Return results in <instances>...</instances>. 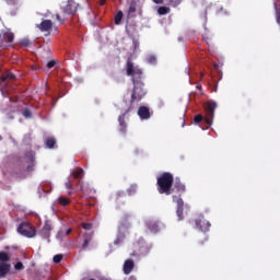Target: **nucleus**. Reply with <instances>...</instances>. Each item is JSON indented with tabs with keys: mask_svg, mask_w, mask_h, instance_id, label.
<instances>
[{
	"mask_svg": "<svg viewBox=\"0 0 280 280\" xmlns=\"http://www.w3.org/2000/svg\"><path fill=\"white\" fill-rule=\"evenodd\" d=\"M154 3H163V0H153Z\"/></svg>",
	"mask_w": 280,
	"mask_h": 280,
	"instance_id": "obj_42",
	"label": "nucleus"
},
{
	"mask_svg": "<svg viewBox=\"0 0 280 280\" xmlns=\"http://www.w3.org/2000/svg\"><path fill=\"white\" fill-rule=\"evenodd\" d=\"M276 19H277V23L280 25V12L279 11H277Z\"/></svg>",
	"mask_w": 280,
	"mask_h": 280,
	"instance_id": "obj_38",
	"label": "nucleus"
},
{
	"mask_svg": "<svg viewBox=\"0 0 280 280\" xmlns=\"http://www.w3.org/2000/svg\"><path fill=\"white\" fill-rule=\"evenodd\" d=\"M77 12L78 3L75 2V0H68L67 4L63 7V13L74 15Z\"/></svg>",
	"mask_w": 280,
	"mask_h": 280,
	"instance_id": "obj_9",
	"label": "nucleus"
},
{
	"mask_svg": "<svg viewBox=\"0 0 280 280\" xmlns=\"http://www.w3.org/2000/svg\"><path fill=\"white\" fill-rule=\"evenodd\" d=\"M135 194H137V185H131V186L128 188V195H129V196H135Z\"/></svg>",
	"mask_w": 280,
	"mask_h": 280,
	"instance_id": "obj_26",
	"label": "nucleus"
},
{
	"mask_svg": "<svg viewBox=\"0 0 280 280\" xmlns=\"http://www.w3.org/2000/svg\"><path fill=\"white\" fill-rule=\"evenodd\" d=\"M197 89H199V90L202 89V85H197Z\"/></svg>",
	"mask_w": 280,
	"mask_h": 280,
	"instance_id": "obj_45",
	"label": "nucleus"
},
{
	"mask_svg": "<svg viewBox=\"0 0 280 280\" xmlns=\"http://www.w3.org/2000/svg\"><path fill=\"white\" fill-rule=\"evenodd\" d=\"M128 220H130V214L125 213V214L122 215V222H128Z\"/></svg>",
	"mask_w": 280,
	"mask_h": 280,
	"instance_id": "obj_35",
	"label": "nucleus"
},
{
	"mask_svg": "<svg viewBox=\"0 0 280 280\" xmlns=\"http://www.w3.org/2000/svg\"><path fill=\"white\" fill-rule=\"evenodd\" d=\"M209 238L207 236H205V238L202 241H199V246H205V242H208Z\"/></svg>",
	"mask_w": 280,
	"mask_h": 280,
	"instance_id": "obj_37",
	"label": "nucleus"
},
{
	"mask_svg": "<svg viewBox=\"0 0 280 280\" xmlns=\"http://www.w3.org/2000/svg\"><path fill=\"white\" fill-rule=\"evenodd\" d=\"M14 43V33L7 31L0 33V48L8 49V47H13Z\"/></svg>",
	"mask_w": 280,
	"mask_h": 280,
	"instance_id": "obj_4",
	"label": "nucleus"
},
{
	"mask_svg": "<svg viewBox=\"0 0 280 280\" xmlns=\"http://www.w3.org/2000/svg\"><path fill=\"white\" fill-rule=\"evenodd\" d=\"M40 32H49L54 27V22L51 20H43L40 24L37 25Z\"/></svg>",
	"mask_w": 280,
	"mask_h": 280,
	"instance_id": "obj_13",
	"label": "nucleus"
},
{
	"mask_svg": "<svg viewBox=\"0 0 280 280\" xmlns=\"http://www.w3.org/2000/svg\"><path fill=\"white\" fill-rule=\"evenodd\" d=\"M52 229H54V226L51 225V221L46 220L44 223V226L40 230V235H42L43 240H48V242H49V237H51Z\"/></svg>",
	"mask_w": 280,
	"mask_h": 280,
	"instance_id": "obj_8",
	"label": "nucleus"
},
{
	"mask_svg": "<svg viewBox=\"0 0 280 280\" xmlns=\"http://www.w3.org/2000/svg\"><path fill=\"white\" fill-rule=\"evenodd\" d=\"M2 95L3 97H8V94L4 91H2Z\"/></svg>",
	"mask_w": 280,
	"mask_h": 280,
	"instance_id": "obj_43",
	"label": "nucleus"
},
{
	"mask_svg": "<svg viewBox=\"0 0 280 280\" xmlns=\"http://www.w3.org/2000/svg\"><path fill=\"white\" fill-rule=\"evenodd\" d=\"M154 60H156V59H155L154 57H152V58H151V61H154Z\"/></svg>",
	"mask_w": 280,
	"mask_h": 280,
	"instance_id": "obj_47",
	"label": "nucleus"
},
{
	"mask_svg": "<svg viewBox=\"0 0 280 280\" xmlns=\"http://www.w3.org/2000/svg\"><path fill=\"white\" fill-rule=\"evenodd\" d=\"M8 80H16V75L12 72H7L5 74H2L1 81L2 82H8Z\"/></svg>",
	"mask_w": 280,
	"mask_h": 280,
	"instance_id": "obj_20",
	"label": "nucleus"
},
{
	"mask_svg": "<svg viewBox=\"0 0 280 280\" xmlns=\"http://www.w3.org/2000/svg\"><path fill=\"white\" fill-rule=\"evenodd\" d=\"M124 280H137V278H135V276H129V277L125 278Z\"/></svg>",
	"mask_w": 280,
	"mask_h": 280,
	"instance_id": "obj_39",
	"label": "nucleus"
},
{
	"mask_svg": "<svg viewBox=\"0 0 280 280\" xmlns=\"http://www.w3.org/2000/svg\"><path fill=\"white\" fill-rule=\"evenodd\" d=\"M138 116L140 117V119H150V108H148L147 106H140L138 109Z\"/></svg>",
	"mask_w": 280,
	"mask_h": 280,
	"instance_id": "obj_15",
	"label": "nucleus"
},
{
	"mask_svg": "<svg viewBox=\"0 0 280 280\" xmlns=\"http://www.w3.org/2000/svg\"><path fill=\"white\" fill-rule=\"evenodd\" d=\"M63 237H67L66 232L59 231V232L57 233V240H62Z\"/></svg>",
	"mask_w": 280,
	"mask_h": 280,
	"instance_id": "obj_32",
	"label": "nucleus"
},
{
	"mask_svg": "<svg viewBox=\"0 0 280 280\" xmlns=\"http://www.w3.org/2000/svg\"><path fill=\"white\" fill-rule=\"evenodd\" d=\"M81 191H83V192H84V187H82V186H81Z\"/></svg>",
	"mask_w": 280,
	"mask_h": 280,
	"instance_id": "obj_48",
	"label": "nucleus"
},
{
	"mask_svg": "<svg viewBox=\"0 0 280 280\" xmlns=\"http://www.w3.org/2000/svg\"><path fill=\"white\" fill-rule=\"evenodd\" d=\"M45 145L48 148V150H54L56 148V138L48 137L45 139Z\"/></svg>",
	"mask_w": 280,
	"mask_h": 280,
	"instance_id": "obj_18",
	"label": "nucleus"
},
{
	"mask_svg": "<svg viewBox=\"0 0 280 280\" xmlns=\"http://www.w3.org/2000/svg\"><path fill=\"white\" fill-rule=\"evenodd\" d=\"M100 4L101 5H106V0H101Z\"/></svg>",
	"mask_w": 280,
	"mask_h": 280,
	"instance_id": "obj_41",
	"label": "nucleus"
},
{
	"mask_svg": "<svg viewBox=\"0 0 280 280\" xmlns=\"http://www.w3.org/2000/svg\"><path fill=\"white\" fill-rule=\"evenodd\" d=\"M145 225L151 233H159V222L150 220L147 221Z\"/></svg>",
	"mask_w": 280,
	"mask_h": 280,
	"instance_id": "obj_16",
	"label": "nucleus"
},
{
	"mask_svg": "<svg viewBox=\"0 0 280 280\" xmlns=\"http://www.w3.org/2000/svg\"><path fill=\"white\" fill-rule=\"evenodd\" d=\"M58 202L59 205H62V207H67V205H71V199L67 197H59Z\"/></svg>",
	"mask_w": 280,
	"mask_h": 280,
	"instance_id": "obj_22",
	"label": "nucleus"
},
{
	"mask_svg": "<svg viewBox=\"0 0 280 280\" xmlns=\"http://www.w3.org/2000/svg\"><path fill=\"white\" fill-rule=\"evenodd\" d=\"M122 20H124V11H118L114 18L115 25H121Z\"/></svg>",
	"mask_w": 280,
	"mask_h": 280,
	"instance_id": "obj_19",
	"label": "nucleus"
},
{
	"mask_svg": "<svg viewBox=\"0 0 280 280\" xmlns=\"http://www.w3.org/2000/svg\"><path fill=\"white\" fill-rule=\"evenodd\" d=\"M56 19H57V21L62 25V23H65V19H62L61 16H60V14H56Z\"/></svg>",
	"mask_w": 280,
	"mask_h": 280,
	"instance_id": "obj_34",
	"label": "nucleus"
},
{
	"mask_svg": "<svg viewBox=\"0 0 280 280\" xmlns=\"http://www.w3.org/2000/svg\"><path fill=\"white\" fill-rule=\"evenodd\" d=\"M72 176L74 180H82V178H84V170L82 167L77 168L72 172Z\"/></svg>",
	"mask_w": 280,
	"mask_h": 280,
	"instance_id": "obj_17",
	"label": "nucleus"
},
{
	"mask_svg": "<svg viewBox=\"0 0 280 280\" xmlns=\"http://www.w3.org/2000/svg\"><path fill=\"white\" fill-rule=\"evenodd\" d=\"M24 268H25V266H23V262H21V261H18L14 265V270H23Z\"/></svg>",
	"mask_w": 280,
	"mask_h": 280,
	"instance_id": "obj_30",
	"label": "nucleus"
},
{
	"mask_svg": "<svg viewBox=\"0 0 280 280\" xmlns=\"http://www.w3.org/2000/svg\"><path fill=\"white\" fill-rule=\"evenodd\" d=\"M172 198H173V202H176V205H177L176 214L178 217V220H182L185 202L183 201V198L177 197L176 195H173Z\"/></svg>",
	"mask_w": 280,
	"mask_h": 280,
	"instance_id": "obj_10",
	"label": "nucleus"
},
{
	"mask_svg": "<svg viewBox=\"0 0 280 280\" xmlns=\"http://www.w3.org/2000/svg\"><path fill=\"white\" fill-rule=\"evenodd\" d=\"M132 110V106H129L128 109H126L119 117H118V124H119V132L121 135H126L128 132V125L126 124V115Z\"/></svg>",
	"mask_w": 280,
	"mask_h": 280,
	"instance_id": "obj_6",
	"label": "nucleus"
},
{
	"mask_svg": "<svg viewBox=\"0 0 280 280\" xmlns=\"http://www.w3.org/2000/svg\"><path fill=\"white\" fill-rule=\"evenodd\" d=\"M18 233L24 237H36V229L26 222H23L18 226Z\"/></svg>",
	"mask_w": 280,
	"mask_h": 280,
	"instance_id": "obj_5",
	"label": "nucleus"
},
{
	"mask_svg": "<svg viewBox=\"0 0 280 280\" xmlns=\"http://www.w3.org/2000/svg\"><path fill=\"white\" fill-rule=\"evenodd\" d=\"M65 185L67 189H73V183L71 180L68 179Z\"/></svg>",
	"mask_w": 280,
	"mask_h": 280,
	"instance_id": "obj_33",
	"label": "nucleus"
},
{
	"mask_svg": "<svg viewBox=\"0 0 280 280\" xmlns=\"http://www.w3.org/2000/svg\"><path fill=\"white\" fill-rule=\"evenodd\" d=\"M23 115L24 117H32V112H30L28 109H25Z\"/></svg>",
	"mask_w": 280,
	"mask_h": 280,
	"instance_id": "obj_36",
	"label": "nucleus"
},
{
	"mask_svg": "<svg viewBox=\"0 0 280 280\" xmlns=\"http://www.w3.org/2000/svg\"><path fill=\"white\" fill-rule=\"evenodd\" d=\"M158 12H159V14H161V15L170 14V8H167V7H160V8L158 9Z\"/></svg>",
	"mask_w": 280,
	"mask_h": 280,
	"instance_id": "obj_24",
	"label": "nucleus"
},
{
	"mask_svg": "<svg viewBox=\"0 0 280 280\" xmlns=\"http://www.w3.org/2000/svg\"><path fill=\"white\" fill-rule=\"evenodd\" d=\"M10 270H12V265L8 262H0V279H3L10 275Z\"/></svg>",
	"mask_w": 280,
	"mask_h": 280,
	"instance_id": "obj_12",
	"label": "nucleus"
},
{
	"mask_svg": "<svg viewBox=\"0 0 280 280\" xmlns=\"http://www.w3.org/2000/svg\"><path fill=\"white\" fill-rule=\"evenodd\" d=\"M129 14H135L137 12V2L132 1L129 7Z\"/></svg>",
	"mask_w": 280,
	"mask_h": 280,
	"instance_id": "obj_25",
	"label": "nucleus"
},
{
	"mask_svg": "<svg viewBox=\"0 0 280 280\" xmlns=\"http://www.w3.org/2000/svg\"><path fill=\"white\" fill-rule=\"evenodd\" d=\"M158 191L164 196H172L174 187V175L170 172L162 173L156 180Z\"/></svg>",
	"mask_w": 280,
	"mask_h": 280,
	"instance_id": "obj_2",
	"label": "nucleus"
},
{
	"mask_svg": "<svg viewBox=\"0 0 280 280\" xmlns=\"http://www.w3.org/2000/svg\"><path fill=\"white\" fill-rule=\"evenodd\" d=\"M218 108V103L213 101H208L205 106L206 117H202V114H198L194 117L195 124H200L205 120L208 126L213 125V117H215V109Z\"/></svg>",
	"mask_w": 280,
	"mask_h": 280,
	"instance_id": "obj_3",
	"label": "nucleus"
},
{
	"mask_svg": "<svg viewBox=\"0 0 280 280\" xmlns=\"http://www.w3.org/2000/svg\"><path fill=\"white\" fill-rule=\"evenodd\" d=\"M20 45H22V47H30V45H32V43L30 42L28 38H23V39H21Z\"/></svg>",
	"mask_w": 280,
	"mask_h": 280,
	"instance_id": "obj_28",
	"label": "nucleus"
},
{
	"mask_svg": "<svg viewBox=\"0 0 280 280\" xmlns=\"http://www.w3.org/2000/svg\"><path fill=\"white\" fill-rule=\"evenodd\" d=\"M9 101L12 102V97H9Z\"/></svg>",
	"mask_w": 280,
	"mask_h": 280,
	"instance_id": "obj_50",
	"label": "nucleus"
},
{
	"mask_svg": "<svg viewBox=\"0 0 280 280\" xmlns=\"http://www.w3.org/2000/svg\"><path fill=\"white\" fill-rule=\"evenodd\" d=\"M62 254L55 255L52 258L54 264H60V261H62Z\"/></svg>",
	"mask_w": 280,
	"mask_h": 280,
	"instance_id": "obj_27",
	"label": "nucleus"
},
{
	"mask_svg": "<svg viewBox=\"0 0 280 280\" xmlns=\"http://www.w3.org/2000/svg\"><path fill=\"white\" fill-rule=\"evenodd\" d=\"M82 229H84V231H91V229H93V224L92 223H82Z\"/></svg>",
	"mask_w": 280,
	"mask_h": 280,
	"instance_id": "obj_29",
	"label": "nucleus"
},
{
	"mask_svg": "<svg viewBox=\"0 0 280 280\" xmlns=\"http://www.w3.org/2000/svg\"><path fill=\"white\" fill-rule=\"evenodd\" d=\"M93 238V234L90 235V237H85L84 242L82 244V249L86 250L89 248V244H91V240Z\"/></svg>",
	"mask_w": 280,
	"mask_h": 280,
	"instance_id": "obj_23",
	"label": "nucleus"
},
{
	"mask_svg": "<svg viewBox=\"0 0 280 280\" xmlns=\"http://www.w3.org/2000/svg\"><path fill=\"white\" fill-rule=\"evenodd\" d=\"M170 3H174V0H171Z\"/></svg>",
	"mask_w": 280,
	"mask_h": 280,
	"instance_id": "obj_49",
	"label": "nucleus"
},
{
	"mask_svg": "<svg viewBox=\"0 0 280 280\" xmlns=\"http://www.w3.org/2000/svg\"><path fill=\"white\" fill-rule=\"evenodd\" d=\"M125 69L126 75L131 78L133 84L130 98V106H132V104L141 102L148 95V90H145V83H143V70L139 66H135L131 58L127 59Z\"/></svg>",
	"mask_w": 280,
	"mask_h": 280,
	"instance_id": "obj_1",
	"label": "nucleus"
},
{
	"mask_svg": "<svg viewBox=\"0 0 280 280\" xmlns=\"http://www.w3.org/2000/svg\"><path fill=\"white\" fill-rule=\"evenodd\" d=\"M72 231H73L72 229H68V230L65 232V233H66V236H67V235H71Z\"/></svg>",
	"mask_w": 280,
	"mask_h": 280,
	"instance_id": "obj_40",
	"label": "nucleus"
},
{
	"mask_svg": "<svg viewBox=\"0 0 280 280\" xmlns=\"http://www.w3.org/2000/svg\"><path fill=\"white\" fill-rule=\"evenodd\" d=\"M0 261L7 264V261H10V255L7 252H0Z\"/></svg>",
	"mask_w": 280,
	"mask_h": 280,
	"instance_id": "obj_21",
	"label": "nucleus"
},
{
	"mask_svg": "<svg viewBox=\"0 0 280 280\" xmlns=\"http://www.w3.org/2000/svg\"><path fill=\"white\" fill-rule=\"evenodd\" d=\"M195 224L199 231H202L203 233H207L211 229V223L207 221L203 217H199L195 220Z\"/></svg>",
	"mask_w": 280,
	"mask_h": 280,
	"instance_id": "obj_7",
	"label": "nucleus"
},
{
	"mask_svg": "<svg viewBox=\"0 0 280 280\" xmlns=\"http://www.w3.org/2000/svg\"><path fill=\"white\" fill-rule=\"evenodd\" d=\"M47 69H54L56 67V60H50L46 65Z\"/></svg>",
	"mask_w": 280,
	"mask_h": 280,
	"instance_id": "obj_31",
	"label": "nucleus"
},
{
	"mask_svg": "<svg viewBox=\"0 0 280 280\" xmlns=\"http://www.w3.org/2000/svg\"><path fill=\"white\" fill-rule=\"evenodd\" d=\"M115 244H119V240H116V241H115Z\"/></svg>",
	"mask_w": 280,
	"mask_h": 280,
	"instance_id": "obj_46",
	"label": "nucleus"
},
{
	"mask_svg": "<svg viewBox=\"0 0 280 280\" xmlns=\"http://www.w3.org/2000/svg\"><path fill=\"white\" fill-rule=\"evenodd\" d=\"M122 270H124L125 275H130V272H132V270H135V260L127 259L124 262Z\"/></svg>",
	"mask_w": 280,
	"mask_h": 280,
	"instance_id": "obj_14",
	"label": "nucleus"
},
{
	"mask_svg": "<svg viewBox=\"0 0 280 280\" xmlns=\"http://www.w3.org/2000/svg\"><path fill=\"white\" fill-rule=\"evenodd\" d=\"M175 5H180V0H177Z\"/></svg>",
	"mask_w": 280,
	"mask_h": 280,
	"instance_id": "obj_44",
	"label": "nucleus"
},
{
	"mask_svg": "<svg viewBox=\"0 0 280 280\" xmlns=\"http://www.w3.org/2000/svg\"><path fill=\"white\" fill-rule=\"evenodd\" d=\"M174 189L178 194L177 198H180V196H183V194L187 191V187L185 186V184H183V182H180V178L178 177L175 178Z\"/></svg>",
	"mask_w": 280,
	"mask_h": 280,
	"instance_id": "obj_11",
	"label": "nucleus"
}]
</instances>
